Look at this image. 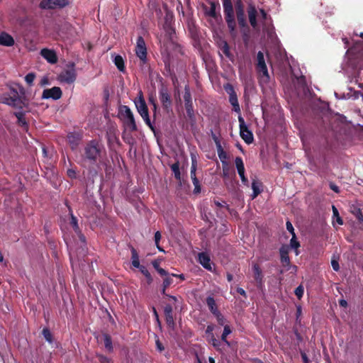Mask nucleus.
<instances>
[{"mask_svg":"<svg viewBox=\"0 0 363 363\" xmlns=\"http://www.w3.org/2000/svg\"><path fill=\"white\" fill-rule=\"evenodd\" d=\"M346 55L347 61L343 68L345 74L350 83L357 84L361 89V91H356L350 87L347 96L349 99H357L361 96L363 99V83L359 82L360 72L363 69V43L361 41L356 42L347 50Z\"/></svg>","mask_w":363,"mask_h":363,"instance_id":"f257e3e1","label":"nucleus"},{"mask_svg":"<svg viewBox=\"0 0 363 363\" xmlns=\"http://www.w3.org/2000/svg\"><path fill=\"white\" fill-rule=\"evenodd\" d=\"M104 153H105L104 145L97 140L94 139L85 144L82 153V159L83 162L94 165L98 162H101Z\"/></svg>","mask_w":363,"mask_h":363,"instance_id":"f03ea898","label":"nucleus"},{"mask_svg":"<svg viewBox=\"0 0 363 363\" xmlns=\"http://www.w3.org/2000/svg\"><path fill=\"white\" fill-rule=\"evenodd\" d=\"M1 102L19 110L28 107V105L26 97L19 96L18 91L13 88L11 89L10 94L3 95Z\"/></svg>","mask_w":363,"mask_h":363,"instance_id":"7ed1b4c3","label":"nucleus"},{"mask_svg":"<svg viewBox=\"0 0 363 363\" xmlns=\"http://www.w3.org/2000/svg\"><path fill=\"white\" fill-rule=\"evenodd\" d=\"M225 20L231 35H234L236 30V23L234 17L233 6L231 0H222Z\"/></svg>","mask_w":363,"mask_h":363,"instance_id":"20e7f679","label":"nucleus"},{"mask_svg":"<svg viewBox=\"0 0 363 363\" xmlns=\"http://www.w3.org/2000/svg\"><path fill=\"white\" fill-rule=\"evenodd\" d=\"M118 115L123 121L124 125L132 132L136 131L138 128L134 115L130 108L125 105L119 108Z\"/></svg>","mask_w":363,"mask_h":363,"instance_id":"39448f33","label":"nucleus"},{"mask_svg":"<svg viewBox=\"0 0 363 363\" xmlns=\"http://www.w3.org/2000/svg\"><path fill=\"white\" fill-rule=\"evenodd\" d=\"M159 99L165 113H169L172 111V96L168 88L164 85H162L159 89Z\"/></svg>","mask_w":363,"mask_h":363,"instance_id":"423d86ee","label":"nucleus"},{"mask_svg":"<svg viewBox=\"0 0 363 363\" xmlns=\"http://www.w3.org/2000/svg\"><path fill=\"white\" fill-rule=\"evenodd\" d=\"M77 72L75 69V65L73 62L67 65V68L62 70L58 75V80L60 82H64L71 84L76 81Z\"/></svg>","mask_w":363,"mask_h":363,"instance_id":"0eeeda50","label":"nucleus"},{"mask_svg":"<svg viewBox=\"0 0 363 363\" xmlns=\"http://www.w3.org/2000/svg\"><path fill=\"white\" fill-rule=\"evenodd\" d=\"M183 97L187 117L191 121L194 122L196 121L195 113L194 110L191 94L189 89V86L188 85L185 86L184 87V94Z\"/></svg>","mask_w":363,"mask_h":363,"instance_id":"6e6552de","label":"nucleus"},{"mask_svg":"<svg viewBox=\"0 0 363 363\" xmlns=\"http://www.w3.org/2000/svg\"><path fill=\"white\" fill-rule=\"evenodd\" d=\"M130 252L132 265L134 267L138 268L140 269V272L146 277L148 284L152 283V277L150 273L144 265H141L140 264L139 255L137 250L133 247H131Z\"/></svg>","mask_w":363,"mask_h":363,"instance_id":"1a4fd4ad","label":"nucleus"},{"mask_svg":"<svg viewBox=\"0 0 363 363\" xmlns=\"http://www.w3.org/2000/svg\"><path fill=\"white\" fill-rule=\"evenodd\" d=\"M238 121L241 138L248 145L252 143L254 141L252 132L249 130L248 127L245 124L244 118L240 114L238 116Z\"/></svg>","mask_w":363,"mask_h":363,"instance_id":"9d476101","label":"nucleus"},{"mask_svg":"<svg viewBox=\"0 0 363 363\" xmlns=\"http://www.w3.org/2000/svg\"><path fill=\"white\" fill-rule=\"evenodd\" d=\"M223 88L229 95V102L233 106V111L236 113H240L238 96L233 86L230 83H227L224 84Z\"/></svg>","mask_w":363,"mask_h":363,"instance_id":"9b49d317","label":"nucleus"},{"mask_svg":"<svg viewBox=\"0 0 363 363\" xmlns=\"http://www.w3.org/2000/svg\"><path fill=\"white\" fill-rule=\"evenodd\" d=\"M135 55L143 62V64L147 62V48L145 42L142 36H138L137 38L136 46H135Z\"/></svg>","mask_w":363,"mask_h":363,"instance_id":"f8f14e48","label":"nucleus"},{"mask_svg":"<svg viewBox=\"0 0 363 363\" xmlns=\"http://www.w3.org/2000/svg\"><path fill=\"white\" fill-rule=\"evenodd\" d=\"M69 4L67 0H42L40 3V8L42 9H55L56 8H64Z\"/></svg>","mask_w":363,"mask_h":363,"instance_id":"ddd939ff","label":"nucleus"},{"mask_svg":"<svg viewBox=\"0 0 363 363\" xmlns=\"http://www.w3.org/2000/svg\"><path fill=\"white\" fill-rule=\"evenodd\" d=\"M236 16L238 25L242 28L249 29L247 25L243 6L240 1H238L235 4Z\"/></svg>","mask_w":363,"mask_h":363,"instance_id":"4468645a","label":"nucleus"},{"mask_svg":"<svg viewBox=\"0 0 363 363\" xmlns=\"http://www.w3.org/2000/svg\"><path fill=\"white\" fill-rule=\"evenodd\" d=\"M62 91L58 86H53L51 89H45L43 91L42 99L53 100L60 99L62 97Z\"/></svg>","mask_w":363,"mask_h":363,"instance_id":"2eb2a0df","label":"nucleus"},{"mask_svg":"<svg viewBox=\"0 0 363 363\" xmlns=\"http://www.w3.org/2000/svg\"><path fill=\"white\" fill-rule=\"evenodd\" d=\"M257 65L256 68L258 72L262 73L264 77H266L267 79L269 78L267 65L265 63L264 54L262 52L259 51L257 55Z\"/></svg>","mask_w":363,"mask_h":363,"instance_id":"dca6fc26","label":"nucleus"},{"mask_svg":"<svg viewBox=\"0 0 363 363\" xmlns=\"http://www.w3.org/2000/svg\"><path fill=\"white\" fill-rule=\"evenodd\" d=\"M259 12L263 20V29L269 35H271L274 30V26L272 23V18L269 16L267 12L263 9H259Z\"/></svg>","mask_w":363,"mask_h":363,"instance_id":"f3484780","label":"nucleus"},{"mask_svg":"<svg viewBox=\"0 0 363 363\" xmlns=\"http://www.w3.org/2000/svg\"><path fill=\"white\" fill-rule=\"evenodd\" d=\"M235 164L238 170V173L241 179L242 183L245 186H249V181L245 175V166L242 159L240 157H237L235 160Z\"/></svg>","mask_w":363,"mask_h":363,"instance_id":"a211bd4d","label":"nucleus"},{"mask_svg":"<svg viewBox=\"0 0 363 363\" xmlns=\"http://www.w3.org/2000/svg\"><path fill=\"white\" fill-rule=\"evenodd\" d=\"M135 104L138 113L142 116L149 112L142 91L139 92L138 98L135 101Z\"/></svg>","mask_w":363,"mask_h":363,"instance_id":"6ab92c4d","label":"nucleus"},{"mask_svg":"<svg viewBox=\"0 0 363 363\" xmlns=\"http://www.w3.org/2000/svg\"><path fill=\"white\" fill-rule=\"evenodd\" d=\"M41 56L50 64H55L58 60L57 55L55 50L48 48H43L40 50Z\"/></svg>","mask_w":363,"mask_h":363,"instance_id":"aec40b11","label":"nucleus"},{"mask_svg":"<svg viewBox=\"0 0 363 363\" xmlns=\"http://www.w3.org/2000/svg\"><path fill=\"white\" fill-rule=\"evenodd\" d=\"M290 247L287 245H283L279 249L280 260L284 267H291V261L289 257Z\"/></svg>","mask_w":363,"mask_h":363,"instance_id":"412c9836","label":"nucleus"},{"mask_svg":"<svg viewBox=\"0 0 363 363\" xmlns=\"http://www.w3.org/2000/svg\"><path fill=\"white\" fill-rule=\"evenodd\" d=\"M210 8H208L206 4H203L201 7L204 12L205 16H209L211 18H213L216 19L218 16V13H216V6H218V3H216L214 1H209Z\"/></svg>","mask_w":363,"mask_h":363,"instance_id":"4be33fe9","label":"nucleus"},{"mask_svg":"<svg viewBox=\"0 0 363 363\" xmlns=\"http://www.w3.org/2000/svg\"><path fill=\"white\" fill-rule=\"evenodd\" d=\"M247 12L248 14V18L251 26L253 28H256L257 27V11L255 6L252 4H249L247 9Z\"/></svg>","mask_w":363,"mask_h":363,"instance_id":"5701e85b","label":"nucleus"},{"mask_svg":"<svg viewBox=\"0 0 363 363\" xmlns=\"http://www.w3.org/2000/svg\"><path fill=\"white\" fill-rule=\"evenodd\" d=\"M253 276L258 288H261L263 285V274L261 268L258 264H254L252 266Z\"/></svg>","mask_w":363,"mask_h":363,"instance_id":"b1692460","label":"nucleus"},{"mask_svg":"<svg viewBox=\"0 0 363 363\" xmlns=\"http://www.w3.org/2000/svg\"><path fill=\"white\" fill-rule=\"evenodd\" d=\"M199 262L206 269L211 272L212 271L210 257L206 252L199 253Z\"/></svg>","mask_w":363,"mask_h":363,"instance_id":"393cba45","label":"nucleus"},{"mask_svg":"<svg viewBox=\"0 0 363 363\" xmlns=\"http://www.w3.org/2000/svg\"><path fill=\"white\" fill-rule=\"evenodd\" d=\"M222 177L225 179V183L226 185H227L226 180H228L231 183L232 186H234L233 179L235 177V172H233V173L230 172V168L228 167V164L227 165L225 164L223 167Z\"/></svg>","mask_w":363,"mask_h":363,"instance_id":"a878e982","label":"nucleus"},{"mask_svg":"<svg viewBox=\"0 0 363 363\" xmlns=\"http://www.w3.org/2000/svg\"><path fill=\"white\" fill-rule=\"evenodd\" d=\"M14 40L9 34L2 32L0 33V45L4 46H12L14 45Z\"/></svg>","mask_w":363,"mask_h":363,"instance_id":"bb28decb","label":"nucleus"},{"mask_svg":"<svg viewBox=\"0 0 363 363\" xmlns=\"http://www.w3.org/2000/svg\"><path fill=\"white\" fill-rule=\"evenodd\" d=\"M67 140L72 150H74L79 145L80 138L78 135L71 133L67 135Z\"/></svg>","mask_w":363,"mask_h":363,"instance_id":"cd10ccee","label":"nucleus"},{"mask_svg":"<svg viewBox=\"0 0 363 363\" xmlns=\"http://www.w3.org/2000/svg\"><path fill=\"white\" fill-rule=\"evenodd\" d=\"M262 186V183L261 182L256 180V179H253V181L252 182V189L253 190V193L252 194V199H255L259 194H261Z\"/></svg>","mask_w":363,"mask_h":363,"instance_id":"c85d7f7f","label":"nucleus"},{"mask_svg":"<svg viewBox=\"0 0 363 363\" xmlns=\"http://www.w3.org/2000/svg\"><path fill=\"white\" fill-rule=\"evenodd\" d=\"M206 303L208 307V309L213 315L216 314L218 312H220L218 309L216 301L213 296H208L206 298Z\"/></svg>","mask_w":363,"mask_h":363,"instance_id":"c756f323","label":"nucleus"},{"mask_svg":"<svg viewBox=\"0 0 363 363\" xmlns=\"http://www.w3.org/2000/svg\"><path fill=\"white\" fill-rule=\"evenodd\" d=\"M104 347L108 352H112L113 351V347L112 344V339L110 335L108 333L103 334Z\"/></svg>","mask_w":363,"mask_h":363,"instance_id":"7c9ffc66","label":"nucleus"},{"mask_svg":"<svg viewBox=\"0 0 363 363\" xmlns=\"http://www.w3.org/2000/svg\"><path fill=\"white\" fill-rule=\"evenodd\" d=\"M114 64L121 72H124L125 67L123 58L121 55H116L114 58Z\"/></svg>","mask_w":363,"mask_h":363,"instance_id":"2f4dec72","label":"nucleus"},{"mask_svg":"<svg viewBox=\"0 0 363 363\" xmlns=\"http://www.w3.org/2000/svg\"><path fill=\"white\" fill-rule=\"evenodd\" d=\"M232 333V330L228 325H225L223 332L221 335V341L225 342L228 346L230 345V343L227 340V336Z\"/></svg>","mask_w":363,"mask_h":363,"instance_id":"473e14b6","label":"nucleus"},{"mask_svg":"<svg viewBox=\"0 0 363 363\" xmlns=\"http://www.w3.org/2000/svg\"><path fill=\"white\" fill-rule=\"evenodd\" d=\"M144 120L145 124L150 128V130L154 133H155V128L153 125V123H155V122H153V121H152L150 118V116H149V112L147 113H145L142 116H140Z\"/></svg>","mask_w":363,"mask_h":363,"instance_id":"72a5a7b5","label":"nucleus"},{"mask_svg":"<svg viewBox=\"0 0 363 363\" xmlns=\"http://www.w3.org/2000/svg\"><path fill=\"white\" fill-rule=\"evenodd\" d=\"M217 152L218 155L223 164L227 165L225 160L228 158L227 153L224 151L222 145H218Z\"/></svg>","mask_w":363,"mask_h":363,"instance_id":"f704fd0d","label":"nucleus"},{"mask_svg":"<svg viewBox=\"0 0 363 363\" xmlns=\"http://www.w3.org/2000/svg\"><path fill=\"white\" fill-rule=\"evenodd\" d=\"M171 169L174 173L175 179L177 180H180L181 172L179 170V162L178 161L171 165Z\"/></svg>","mask_w":363,"mask_h":363,"instance_id":"c9c22d12","label":"nucleus"},{"mask_svg":"<svg viewBox=\"0 0 363 363\" xmlns=\"http://www.w3.org/2000/svg\"><path fill=\"white\" fill-rule=\"evenodd\" d=\"M220 49H221L222 52H223V54L228 58H229L230 60H232L233 56V55L231 54V52L230 51L229 45H228V43L226 41H223V42Z\"/></svg>","mask_w":363,"mask_h":363,"instance_id":"e433bc0d","label":"nucleus"},{"mask_svg":"<svg viewBox=\"0 0 363 363\" xmlns=\"http://www.w3.org/2000/svg\"><path fill=\"white\" fill-rule=\"evenodd\" d=\"M14 116L17 118L18 122L21 125L24 126L27 125V122L25 118V112L20 111L14 113Z\"/></svg>","mask_w":363,"mask_h":363,"instance_id":"4c0bfd02","label":"nucleus"},{"mask_svg":"<svg viewBox=\"0 0 363 363\" xmlns=\"http://www.w3.org/2000/svg\"><path fill=\"white\" fill-rule=\"evenodd\" d=\"M164 317H165V321H166L167 326L169 328L174 330L175 328L176 323H175V321L174 319L173 314L164 315Z\"/></svg>","mask_w":363,"mask_h":363,"instance_id":"58836bf2","label":"nucleus"},{"mask_svg":"<svg viewBox=\"0 0 363 363\" xmlns=\"http://www.w3.org/2000/svg\"><path fill=\"white\" fill-rule=\"evenodd\" d=\"M154 269L158 272L160 276L167 275V271L160 267V262L157 260L152 262Z\"/></svg>","mask_w":363,"mask_h":363,"instance_id":"ea45409f","label":"nucleus"},{"mask_svg":"<svg viewBox=\"0 0 363 363\" xmlns=\"http://www.w3.org/2000/svg\"><path fill=\"white\" fill-rule=\"evenodd\" d=\"M197 169V161L195 157L191 158V171H190V176L191 179L196 178V172Z\"/></svg>","mask_w":363,"mask_h":363,"instance_id":"a19ab883","label":"nucleus"},{"mask_svg":"<svg viewBox=\"0 0 363 363\" xmlns=\"http://www.w3.org/2000/svg\"><path fill=\"white\" fill-rule=\"evenodd\" d=\"M70 224L75 233H80V229L77 223V218L73 214H71Z\"/></svg>","mask_w":363,"mask_h":363,"instance_id":"79ce46f5","label":"nucleus"},{"mask_svg":"<svg viewBox=\"0 0 363 363\" xmlns=\"http://www.w3.org/2000/svg\"><path fill=\"white\" fill-rule=\"evenodd\" d=\"M332 208H333V218H336V222L339 225H342L343 224V220H342V219L341 218V217L339 215L338 210L337 209V208L335 206H333Z\"/></svg>","mask_w":363,"mask_h":363,"instance_id":"37998d69","label":"nucleus"},{"mask_svg":"<svg viewBox=\"0 0 363 363\" xmlns=\"http://www.w3.org/2000/svg\"><path fill=\"white\" fill-rule=\"evenodd\" d=\"M191 180L194 186V193L195 194H199L201 192V189L199 179H197V177H196L193 178Z\"/></svg>","mask_w":363,"mask_h":363,"instance_id":"c03bdc74","label":"nucleus"},{"mask_svg":"<svg viewBox=\"0 0 363 363\" xmlns=\"http://www.w3.org/2000/svg\"><path fill=\"white\" fill-rule=\"evenodd\" d=\"M35 79V74L33 72H30V73L27 74L25 77V81L29 86H31L33 84Z\"/></svg>","mask_w":363,"mask_h":363,"instance_id":"a18cd8bd","label":"nucleus"},{"mask_svg":"<svg viewBox=\"0 0 363 363\" xmlns=\"http://www.w3.org/2000/svg\"><path fill=\"white\" fill-rule=\"evenodd\" d=\"M209 342L216 350H219L220 349V347L221 345V342L220 340L215 337L214 335H212V337H211Z\"/></svg>","mask_w":363,"mask_h":363,"instance_id":"49530a36","label":"nucleus"},{"mask_svg":"<svg viewBox=\"0 0 363 363\" xmlns=\"http://www.w3.org/2000/svg\"><path fill=\"white\" fill-rule=\"evenodd\" d=\"M290 246L291 248H294L295 250H297L300 247V243L297 240L296 234H294V235H292V238L290 240Z\"/></svg>","mask_w":363,"mask_h":363,"instance_id":"de8ad7c7","label":"nucleus"},{"mask_svg":"<svg viewBox=\"0 0 363 363\" xmlns=\"http://www.w3.org/2000/svg\"><path fill=\"white\" fill-rule=\"evenodd\" d=\"M42 333H43V337L48 342H52V334L48 328H43Z\"/></svg>","mask_w":363,"mask_h":363,"instance_id":"09e8293b","label":"nucleus"},{"mask_svg":"<svg viewBox=\"0 0 363 363\" xmlns=\"http://www.w3.org/2000/svg\"><path fill=\"white\" fill-rule=\"evenodd\" d=\"M161 233L160 231H157L155 233V245L157 247V249L160 251V252H164V250L159 245V242L161 239Z\"/></svg>","mask_w":363,"mask_h":363,"instance_id":"8fccbe9b","label":"nucleus"},{"mask_svg":"<svg viewBox=\"0 0 363 363\" xmlns=\"http://www.w3.org/2000/svg\"><path fill=\"white\" fill-rule=\"evenodd\" d=\"M96 357L100 363H113L111 358L104 354H97Z\"/></svg>","mask_w":363,"mask_h":363,"instance_id":"3c124183","label":"nucleus"},{"mask_svg":"<svg viewBox=\"0 0 363 363\" xmlns=\"http://www.w3.org/2000/svg\"><path fill=\"white\" fill-rule=\"evenodd\" d=\"M304 292V288L302 285H299L298 287L296 288L294 291L295 295L297 296V298L300 300L303 296Z\"/></svg>","mask_w":363,"mask_h":363,"instance_id":"603ef678","label":"nucleus"},{"mask_svg":"<svg viewBox=\"0 0 363 363\" xmlns=\"http://www.w3.org/2000/svg\"><path fill=\"white\" fill-rule=\"evenodd\" d=\"M214 316L216 318L218 323L220 325H225V319L224 316L221 314L220 312H218L216 314L214 315Z\"/></svg>","mask_w":363,"mask_h":363,"instance_id":"864d4df0","label":"nucleus"},{"mask_svg":"<svg viewBox=\"0 0 363 363\" xmlns=\"http://www.w3.org/2000/svg\"><path fill=\"white\" fill-rule=\"evenodd\" d=\"M214 203L215 205L217 206V207H219V208H225V209H227L228 211H230V206L228 204L226 203L225 201H214Z\"/></svg>","mask_w":363,"mask_h":363,"instance_id":"5fc2aeb1","label":"nucleus"},{"mask_svg":"<svg viewBox=\"0 0 363 363\" xmlns=\"http://www.w3.org/2000/svg\"><path fill=\"white\" fill-rule=\"evenodd\" d=\"M67 175L69 178L74 179L77 178V172L74 169H68L67 171Z\"/></svg>","mask_w":363,"mask_h":363,"instance_id":"6e6d98bb","label":"nucleus"},{"mask_svg":"<svg viewBox=\"0 0 363 363\" xmlns=\"http://www.w3.org/2000/svg\"><path fill=\"white\" fill-rule=\"evenodd\" d=\"M164 314H173V307L171 304H166L164 307Z\"/></svg>","mask_w":363,"mask_h":363,"instance_id":"4d7b16f0","label":"nucleus"},{"mask_svg":"<svg viewBox=\"0 0 363 363\" xmlns=\"http://www.w3.org/2000/svg\"><path fill=\"white\" fill-rule=\"evenodd\" d=\"M148 101H149L150 104H151L152 106V107L155 108V106H158L157 102V99H156L155 96H154L152 94L149 96Z\"/></svg>","mask_w":363,"mask_h":363,"instance_id":"13d9d810","label":"nucleus"},{"mask_svg":"<svg viewBox=\"0 0 363 363\" xmlns=\"http://www.w3.org/2000/svg\"><path fill=\"white\" fill-rule=\"evenodd\" d=\"M286 230L291 234V235H294V234H295L294 228L293 225L290 220H288L286 221Z\"/></svg>","mask_w":363,"mask_h":363,"instance_id":"bf43d9fd","label":"nucleus"},{"mask_svg":"<svg viewBox=\"0 0 363 363\" xmlns=\"http://www.w3.org/2000/svg\"><path fill=\"white\" fill-rule=\"evenodd\" d=\"M163 277H164L163 281L169 286L173 283L170 274L167 272V275H164Z\"/></svg>","mask_w":363,"mask_h":363,"instance_id":"052dcab7","label":"nucleus"},{"mask_svg":"<svg viewBox=\"0 0 363 363\" xmlns=\"http://www.w3.org/2000/svg\"><path fill=\"white\" fill-rule=\"evenodd\" d=\"M213 330H214L213 325H207L206 329V334L209 335L211 337H212V335H213Z\"/></svg>","mask_w":363,"mask_h":363,"instance_id":"680f3d73","label":"nucleus"},{"mask_svg":"<svg viewBox=\"0 0 363 363\" xmlns=\"http://www.w3.org/2000/svg\"><path fill=\"white\" fill-rule=\"evenodd\" d=\"M331 265L334 271L338 272L340 269L339 263L336 260H332Z\"/></svg>","mask_w":363,"mask_h":363,"instance_id":"e2e57ef3","label":"nucleus"},{"mask_svg":"<svg viewBox=\"0 0 363 363\" xmlns=\"http://www.w3.org/2000/svg\"><path fill=\"white\" fill-rule=\"evenodd\" d=\"M301 357L303 363H310L309 359L305 352L301 351Z\"/></svg>","mask_w":363,"mask_h":363,"instance_id":"0e129e2a","label":"nucleus"},{"mask_svg":"<svg viewBox=\"0 0 363 363\" xmlns=\"http://www.w3.org/2000/svg\"><path fill=\"white\" fill-rule=\"evenodd\" d=\"M329 186H330V189L334 191L335 193H339L340 192L339 187L335 184H334L333 182H330Z\"/></svg>","mask_w":363,"mask_h":363,"instance_id":"69168bd1","label":"nucleus"},{"mask_svg":"<svg viewBox=\"0 0 363 363\" xmlns=\"http://www.w3.org/2000/svg\"><path fill=\"white\" fill-rule=\"evenodd\" d=\"M156 346H157V349L160 351V352H162L164 350V346L162 345V342L160 341L159 339H157L156 340Z\"/></svg>","mask_w":363,"mask_h":363,"instance_id":"338daca9","label":"nucleus"},{"mask_svg":"<svg viewBox=\"0 0 363 363\" xmlns=\"http://www.w3.org/2000/svg\"><path fill=\"white\" fill-rule=\"evenodd\" d=\"M212 138L216 143V148L218 147V145H221L219 138L213 133H212Z\"/></svg>","mask_w":363,"mask_h":363,"instance_id":"774afa93","label":"nucleus"}]
</instances>
